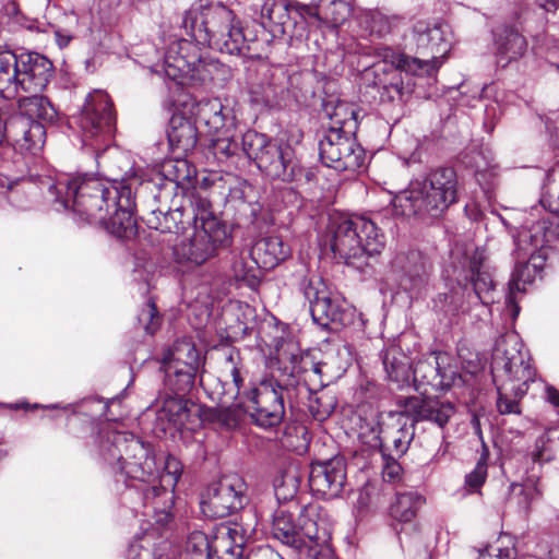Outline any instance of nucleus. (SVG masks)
Instances as JSON below:
<instances>
[{
	"instance_id": "5fc2aeb1",
	"label": "nucleus",
	"mask_w": 559,
	"mask_h": 559,
	"mask_svg": "<svg viewBox=\"0 0 559 559\" xmlns=\"http://www.w3.org/2000/svg\"><path fill=\"white\" fill-rule=\"evenodd\" d=\"M496 165L491 162H485V167H481L479 163H476L475 166V178L483 190H487L489 182L487 181V176H492Z\"/></svg>"
},
{
	"instance_id": "bb28decb",
	"label": "nucleus",
	"mask_w": 559,
	"mask_h": 559,
	"mask_svg": "<svg viewBox=\"0 0 559 559\" xmlns=\"http://www.w3.org/2000/svg\"><path fill=\"white\" fill-rule=\"evenodd\" d=\"M308 483L318 498L325 500L340 497L346 483V463L343 457L334 456L326 461L312 463Z\"/></svg>"
},
{
	"instance_id": "bf43d9fd",
	"label": "nucleus",
	"mask_w": 559,
	"mask_h": 559,
	"mask_svg": "<svg viewBox=\"0 0 559 559\" xmlns=\"http://www.w3.org/2000/svg\"><path fill=\"white\" fill-rule=\"evenodd\" d=\"M535 2L547 13H554L559 9V0H535Z\"/></svg>"
},
{
	"instance_id": "c85d7f7f",
	"label": "nucleus",
	"mask_w": 559,
	"mask_h": 559,
	"mask_svg": "<svg viewBox=\"0 0 559 559\" xmlns=\"http://www.w3.org/2000/svg\"><path fill=\"white\" fill-rule=\"evenodd\" d=\"M245 515H250V513L245 511L240 515L241 522L235 521L226 527L229 545L225 552L234 559H284L270 546L254 547L250 545L249 540L254 534V526L242 522Z\"/></svg>"
},
{
	"instance_id": "13d9d810",
	"label": "nucleus",
	"mask_w": 559,
	"mask_h": 559,
	"mask_svg": "<svg viewBox=\"0 0 559 559\" xmlns=\"http://www.w3.org/2000/svg\"><path fill=\"white\" fill-rule=\"evenodd\" d=\"M464 215L472 222H480L484 213L476 202H468L464 205Z\"/></svg>"
},
{
	"instance_id": "393cba45",
	"label": "nucleus",
	"mask_w": 559,
	"mask_h": 559,
	"mask_svg": "<svg viewBox=\"0 0 559 559\" xmlns=\"http://www.w3.org/2000/svg\"><path fill=\"white\" fill-rule=\"evenodd\" d=\"M445 353L433 352L427 358L419 359L412 371V382L414 390L420 394H427V386L435 391L449 390L457 376L455 367L449 362Z\"/></svg>"
},
{
	"instance_id": "423d86ee",
	"label": "nucleus",
	"mask_w": 559,
	"mask_h": 559,
	"mask_svg": "<svg viewBox=\"0 0 559 559\" xmlns=\"http://www.w3.org/2000/svg\"><path fill=\"white\" fill-rule=\"evenodd\" d=\"M131 177L121 180L94 174H79L56 180L48 188V198L56 211H69L79 225L104 222L110 212L109 203L118 200L122 187Z\"/></svg>"
},
{
	"instance_id": "cd10ccee",
	"label": "nucleus",
	"mask_w": 559,
	"mask_h": 559,
	"mask_svg": "<svg viewBox=\"0 0 559 559\" xmlns=\"http://www.w3.org/2000/svg\"><path fill=\"white\" fill-rule=\"evenodd\" d=\"M198 419L199 408L195 403L186 396L166 393L162 405L156 408L155 430L163 433L173 429L181 430Z\"/></svg>"
},
{
	"instance_id": "e2e57ef3",
	"label": "nucleus",
	"mask_w": 559,
	"mask_h": 559,
	"mask_svg": "<svg viewBox=\"0 0 559 559\" xmlns=\"http://www.w3.org/2000/svg\"><path fill=\"white\" fill-rule=\"evenodd\" d=\"M538 479H539V471L535 472V466H533L531 473H528L527 477H526L527 486L535 488L538 483Z\"/></svg>"
},
{
	"instance_id": "774afa93",
	"label": "nucleus",
	"mask_w": 559,
	"mask_h": 559,
	"mask_svg": "<svg viewBox=\"0 0 559 559\" xmlns=\"http://www.w3.org/2000/svg\"><path fill=\"white\" fill-rule=\"evenodd\" d=\"M550 559H559V545L550 551Z\"/></svg>"
},
{
	"instance_id": "0eeeda50",
	"label": "nucleus",
	"mask_w": 559,
	"mask_h": 559,
	"mask_svg": "<svg viewBox=\"0 0 559 559\" xmlns=\"http://www.w3.org/2000/svg\"><path fill=\"white\" fill-rule=\"evenodd\" d=\"M459 201L457 174L452 167H437L409 181L391 200L392 212L423 224L441 218Z\"/></svg>"
},
{
	"instance_id": "09e8293b",
	"label": "nucleus",
	"mask_w": 559,
	"mask_h": 559,
	"mask_svg": "<svg viewBox=\"0 0 559 559\" xmlns=\"http://www.w3.org/2000/svg\"><path fill=\"white\" fill-rule=\"evenodd\" d=\"M148 534L136 536L128 546L127 559H157Z\"/></svg>"
},
{
	"instance_id": "680f3d73",
	"label": "nucleus",
	"mask_w": 559,
	"mask_h": 559,
	"mask_svg": "<svg viewBox=\"0 0 559 559\" xmlns=\"http://www.w3.org/2000/svg\"><path fill=\"white\" fill-rule=\"evenodd\" d=\"M242 204L249 209V222L250 223H254L259 216V212H260V205L259 203H248L246 204L245 202H242Z\"/></svg>"
},
{
	"instance_id": "a211bd4d",
	"label": "nucleus",
	"mask_w": 559,
	"mask_h": 559,
	"mask_svg": "<svg viewBox=\"0 0 559 559\" xmlns=\"http://www.w3.org/2000/svg\"><path fill=\"white\" fill-rule=\"evenodd\" d=\"M447 33V24L432 21H417L405 36V48L414 52V55H408L413 58L425 60L433 67L432 73L416 75L418 79L426 78L428 84H430V81L436 80L437 71L450 50Z\"/></svg>"
},
{
	"instance_id": "864d4df0",
	"label": "nucleus",
	"mask_w": 559,
	"mask_h": 559,
	"mask_svg": "<svg viewBox=\"0 0 559 559\" xmlns=\"http://www.w3.org/2000/svg\"><path fill=\"white\" fill-rule=\"evenodd\" d=\"M383 460L382 477L385 481L393 483L400 478L402 466L399 460L402 456L381 454Z\"/></svg>"
},
{
	"instance_id": "69168bd1",
	"label": "nucleus",
	"mask_w": 559,
	"mask_h": 559,
	"mask_svg": "<svg viewBox=\"0 0 559 559\" xmlns=\"http://www.w3.org/2000/svg\"><path fill=\"white\" fill-rule=\"evenodd\" d=\"M488 557H490L488 547L479 549V551H478V559H487Z\"/></svg>"
},
{
	"instance_id": "58836bf2",
	"label": "nucleus",
	"mask_w": 559,
	"mask_h": 559,
	"mask_svg": "<svg viewBox=\"0 0 559 559\" xmlns=\"http://www.w3.org/2000/svg\"><path fill=\"white\" fill-rule=\"evenodd\" d=\"M162 361L200 372L204 370V358L190 338L175 341L163 354Z\"/></svg>"
},
{
	"instance_id": "aec40b11",
	"label": "nucleus",
	"mask_w": 559,
	"mask_h": 559,
	"mask_svg": "<svg viewBox=\"0 0 559 559\" xmlns=\"http://www.w3.org/2000/svg\"><path fill=\"white\" fill-rule=\"evenodd\" d=\"M183 157L176 155L174 160L164 163L160 170L138 178L135 194L140 198L151 195L154 203L173 202L179 191H185L183 182L190 178L188 163Z\"/></svg>"
},
{
	"instance_id": "2eb2a0df",
	"label": "nucleus",
	"mask_w": 559,
	"mask_h": 559,
	"mask_svg": "<svg viewBox=\"0 0 559 559\" xmlns=\"http://www.w3.org/2000/svg\"><path fill=\"white\" fill-rule=\"evenodd\" d=\"M17 69L19 93L29 94L17 98L20 112L25 117H37L53 122L58 117V111L52 103L41 94L53 75L52 62L39 52L22 49L17 51Z\"/></svg>"
},
{
	"instance_id": "a18cd8bd",
	"label": "nucleus",
	"mask_w": 559,
	"mask_h": 559,
	"mask_svg": "<svg viewBox=\"0 0 559 559\" xmlns=\"http://www.w3.org/2000/svg\"><path fill=\"white\" fill-rule=\"evenodd\" d=\"M261 269L263 267L254 263L252 258L250 261H246L240 258L235 260L233 264V272L236 282L239 285L247 286L251 290H257L261 284V280L263 277Z\"/></svg>"
},
{
	"instance_id": "ddd939ff",
	"label": "nucleus",
	"mask_w": 559,
	"mask_h": 559,
	"mask_svg": "<svg viewBox=\"0 0 559 559\" xmlns=\"http://www.w3.org/2000/svg\"><path fill=\"white\" fill-rule=\"evenodd\" d=\"M272 534L295 552L297 559H335L325 528H320L314 509L305 506L296 518L290 511L278 509L272 522Z\"/></svg>"
},
{
	"instance_id": "79ce46f5",
	"label": "nucleus",
	"mask_w": 559,
	"mask_h": 559,
	"mask_svg": "<svg viewBox=\"0 0 559 559\" xmlns=\"http://www.w3.org/2000/svg\"><path fill=\"white\" fill-rule=\"evenodd\" d=\"M425 501V498L417 491L396 492L395 500L390 506V515L399 522L409 523L415 519Z\"/></svg>"
},
{
	"instance_id": "473e14b6",
	"label": "nucleus",
	"mask_w": 559,
	"mask_h": 559,
	"mask_svg": "<svg viewBox=\"0 0 559 559\" xmlns=\"http://www.w3.org/2000/svg\"><path fill=\"white\" fill-rule=\"evenodd\" d=\"M197 117L214 134L237 130L238 120L234 108L223 104L217 97L202 99L198 104Z\"/></svg>"
},
{
	"instance_id": "9d476101",
	"label": "nucleus",
	"mask_w": 559,
	"mask_h": 559,
	"mask_svg": "<svg viewBox=\"0 0 559 559\" xmlns=\"http://www.w3.org/2000/svg\"><path fill=\"white\" fill-rule=\"evenodd\" d=\"M193 234L174 247L176 262L202 265L233 243V227L214 212L212 202L202 192L187 195Z\"/></svg>"
},
{
	"instance_id": "0e129e2a",
	"label": "nucleus",
	"mask_w": 559,
	"mask_h": 559,
	"mask_svg": "<svg viewBox=\"0 0 559 559\" xmlns=\"http://www.w3.org/2000/svg\"><path fill=\"white\" fill-rule=\"evenodd\" d=\"M8 407H10L11 409H29L31 405L28 403H14L9 404Z\"/></svg>"
},
{
	"instance_id": "6ab92c4d",
	"label": "nucleus",
	"mask_w": 559,
	"mask_h": 559,
	"mask_svg": "<svg viewBox=\"0 0 559 559\" xmlns=\"http://www.w3.org/2000/svg\"><path fill=\"white\" fill-rule=\"evenodd\" d=\"M236 14L223 2H210L187 10L182 16L186 34L202 46H209L212 39L231 27Z\"/></svg>"
},
{
	"instance_id": "4d7b16f0",
	"label": "nucleus",
	"mask_w": 559,
	"mask_h": 559,
	"mask_svg": "<svg viewBox=\"0 0 559 559\" xmlns=\"http://www.w3.org/2000/svg\"><path fill=\"white\" fill-rule=\"evenodd\" d=\"M28 183L24 178H11L8 175L0 173V189L14 192L19 187Z\"/></svg>"
},
{
	"instance_id": "3c124183",
	"label": "nucleus",
	"mask_w": 559,
	"mask_h": 559,
	"mask_svg": "<svg viewBox=\"0 0 559 559\" xmlns=\"http://www.w3.org/2000/svg\"><path fill=\"white\" fill-rule=\"evenodd\" d=\"M487 478V462L486 457H481L476 463L474 469L466 474L465 485L473 491H477L485 483Z\"/></svg>"
},
{
	"instance_id": "f704fd0d",
	"label": "nucleus",
	"mask_w": 559,
	"mask_h": 559,
	"mask_svg": "<svg viewBox=\"0 0 559 559\" xmlns=\"http://www.w3.org/2000/svg\"><path fill=\"white\" fill-rule=\"evenodd\" d=\"M254 263L263 270H273L290 255V248L277 235H270L257 240L250 252Z\"/></svg>"
},
{
	"instance_id": "f3484780",
	"label": "nucleus",
	"mask_w": 559,
	"mask_h": 559,
	"mask_svg": "<svg viewBox=\"0 0 559 559\" xmlns=\"http://www.w3.org/2000/svg\"><path fill=\"white\" fill-rule=\"evenodd\" d=\"M300 290L309 302V311L314 324L326 331H338L355 324L356 310L332 297V293L320 276L304 278Z\"/></svg>"
},
{
	"instance_id": "7ed1b4c3",
	"label": "nucleus",
	"mask_w": 559,
	"mask_h": 559,
	"mask_svg": "<svg viewBox=\"0 0 559 559\" xmlns=\"http://www.w3.org/2000/svg\"><path fill=\"white\" fill-rule=\"evenodd\" d=\"M540 206H532L530 216L521 224L514 242L518 247V255L514 269L508 283L506 294V307L510 317L514 320L520 313L516 294L525 292V286L532 284L536 275L546 265L551 247H545L546 233L550 223L539 215L540 209L559 215V162L547 173L543 186Z\"/></svg>"
},
{
	"instance_id": "338daca9",
	"label": "nucleus",
	"mask_w": 559,
	"mask_h": 559,
	"mask_svg": "<svg viewBox=\"0 0 559 559\" xmlns=\"http://www.w3.org/2000/svg\"><path fill=\"white\" fill-rule=\"evenodd\" d=\"M311 367H312V370L316 374H321L322 370H321V364L319 362H310Z\"/></svg>"
},
{
	"instance_id": "f03ea898",
	"label": "nucleus",
	"mask_w": 559,
	"mask_h": 559,
	"mask_svg": "<svg viewBox=\"0 0 559 559\" xmlns=\"http://www.w3.org/2000/svg\"><path fill=\"white\" fill-rule=\"evenodd\" d=\"M209 152L218 163L247 158L272 180L294 183L297 188L316 179L313 168L305 167L295 148L286 141L249 129L240 136L235 132L215 134Z\"/></svg>"
},
{
	"instance_id": "4be33fe9",
	"label": "nucleus",
	"mask_w": 559,
	"mask_h": 559,
	"mask_svg": "<svg viewBox=\"0 0 559 559\" xmlns=\"http://www.w3.org/2000/svg\"><path fill=\"white\" fill-rule=\"evenodd\" d=\"M247 485L238 476L210 484L201 495L200 508L207 519H223L242 510L248 503Z\"/></svg>"
},
{
	"instance_id": "052dcab7",
	"label": "nucleus",
	"mask_w": 559,
	"mask_h": 559,
	"mask_svg": "<svg viewBox=\"0 0 559 559\" xmlns=\"http://www.w3.org/2000/svg\"><path fill=\"white\" fill-rule=\"evenodd\" d=\"M543 452H544V442H542V444H539L537 441L535 450L531 453V461L534 465L538 464L539 467L542 466Z\"/></svg>"
},
{
	"instance_id": "e433bc0d",
	"label": "nucleus",
	"mask_w": 559,
	"mask_h": 559,
	"mask_svg": "<svg viewBox=\"0 0 559 559\" xmlns=\"http://www.w3.org/2000/svg\"><path fill=\"white\" fill-rule=\"evenodd\" d=\"M380 356L386 379L399 390L411 386L413 368L409 358L395 347L381 352Z\"/></svg>"
},
{
	"instance_id": "4c0bfd02",
	"label": "nucleus",
	"mask_w": 559,
	"mask_h": 559,
	"mask_svg": "<svg viewBox=\"0 0 559 559\" xmlns=\"http://www.w3.org/2000/svg\"><path fill=\"white\" fill-rule=\"evenodd\" d=\"M164 373L163 383L168 394L186 396L197 385L201 372L195 369L182 368L160 361Z\"/></svg>"
},
{
	"instance_id": "6e6552de",
	"label": "nucleus",
	"mask_w": 559,
	"mask_h": 559,
	"mask_svg": "<svg viewBox=\"0 0 559 559\" xmlns=\"http://www.w3.org/2000/svg\"><path fill=\"white\" fill-rule=\"evenodd\" d=\"M522 349V340L514 331L499 335L492 347L490 370L498 393L497 409L501 415L521 414L520 401L535 378L530 356Z\"/></svg>"
},
{
	"instance_id": "49530a36",
	"label": "nucleus",
	"mask_w": 559,
	"mask_h": 559,
	"mask_svg": "<svg viewBox=\"0 0 559 559\" xmlns=\"http://www.w3.org/2000/svg\"><path fill=\"white\" fill-rule=\"evenodd\" d=\"M300 477L296 471L288 469L283 472L274 480V495L280 504L295 503L298 493Z\"/></svg>"
},
{
	"instance_id": "72a5a7b5",
	"label": "nucleus",
	"mask_w": 559,
	"mask_h": 559,
	"mask_svg": "<svg viewBox=\"0 0 559 559\" xmlns=\"http://www.w3.org/2000/svg\"><path fill=\"white\" fill-rule=\"evenodd\" d=\"M492 35L497 64L502 68L521 58L527 49V41L515 25H499Z\"/></svg>"
},
{
	"instance_id": "20e7f679",
	"label": "nucleus",
	"mask_w": 559,
	"mask_h": 559,
	"mask_svg": "<svg viewBox=\"0 0 559 559\" xmlns=\"http://www.w3.org/2000/svg\"><path fill=\"white\" fill-rule=\"evenodd\" d=\"M380 59L362 70L360 74V98L370 106L407 103L417 82L416 75L430 74L433 67L425 60L413 58L405 51L394 50L390 46L374 48Z\"/></svg>"
},
{
	"instance_id": "603ef678",
	"label": "nucleus",
	"mask_w": 559,
	"mask_h": 559,
	"mask_svg": "<svg viewBox=\"0 0 559 559\" xmlns=\"http://www.w3.org/2000/svg\"><path fill=\"white\" fill-rule=\"evenodd\" d=\"M86 404H93V405L100 406L102 407V412L99 413L100 415H104L106 408L108 407L106 404L102 405L103 400L100 397H87V399L82 400L80 403H75V404H64V405L60 404V403H55V404H49V405L34 404L32 406V408L41 407V408H46V409H63V411H71L72 413H76L79 407L84 406Z\"/></svg>"
},
{
	"instance_id": "7c9ffc66",
	"label": "nucleus",
	"mask_w": 559,
	"mask_h": 559,
	"mask_svg": "<svg viewBox=\"0 0 559 559\" xmlns=\"http://www.w3.org/2000/svg\"><path fill=\"white\" fill-rule=\"evenodd\" d=\"M147 203L148 214L144 218L146 226L162 234H181L190 226L188 218L189 205H178L171 209L169 202H153L148 195L143 199Z\"/></svg>"
},
{
	"instance_id": "a19ab883",
	"label": "nucleus",
	"mask_w": 559,
	"mask_h": 559,
	"mask_svg": "<svg viewBox=\"0 0 559 559\" xmlns=\"http://www.w3.org/2000/svg\"><path fill=\"white\" fill-rule=\"evenodd\" d=\"M210 48L229 56H242L249 50L240 21L236 19L231 27L221 33L217 38L212 39Z\"/></svg>"
},
{
	"instance_id": "c9c22d12",
	"label": "nucleus",
	"mask_w": 559,
	"mask_h": 559,
	"mask_svg": "<svg viewBox=\"0 0 559 559\" xmlns=\"http://www.w3.org/2000/svg\"><path fill=\"white\" fill-rule=\"evenodd\" d=\"M346 4L342 0H316L310 4H302L296 13L300 20L314 19L324 24H342L346 20Z\"/></svg>"
},
{
	"instance_id": "a878e982",
	"label": "nucleus",
	"mask_w": 559,
	"mask_h": 559,
	"mask_svg": "<svg viewBox=\"0 0 559 559\" xmlns=\"http://www.w3.org/2000/svg\"><path fill=\"white\" fill-rule=\"evenodd\" d=\"M289 372L286 378L278 380L274 377L263 378L264 383L272 384L277 394L282 396V403L285 405L287 401L289 407H294L298 403L299 395L302 390L309 393V411L317 415L320 408V397H312L316 394L307 384L306 380L301 381L300 376L307 371V361L300 354H290Z\"/></svg>"
},
{
	"instance_id": "2f4dec72",
	"label": "nucleus",
	"mask_w": 559,
	"mask_h": 559,
	"mask_svg": "<svg viewBox=\"0 0 559 559\" xmlns=\"http://www.w3.org/2000/svg\"><path fill=\"white\" fill-rule=\"evenodd\" d=\"M166 135L171 153L187 156L195 148L199 140L195 120L181 112H174L168 121Z\"/></svg>"
},
{
	"instance_id": "37998d69",
	"label": "nucleus",
	"mask_w": 559,
	"mask_h": 559,
	"mask_svg": "<svg viewBox=\"0 0 559 559\" xmlns=\"http://www.w3.org/2000/svg\"><path fill=\"white\" fill-rule=\"evenodd\" d=\"M28 122L23 128V138L16 141L15 150L21 152L27 151L32 154H36L45 143L46 138V126H53L58 118L53 122L45 121L37 117H27Z\"/></svg>"
},
{
	"instance_id": "ea45409f",
	"label": "nucleus",
	"mask_w": 559,
	"mask_h": 559,
	"mask_svg": "<svg viewBox=\"0 0 559 559\" xmlns=\"http://www.w3.org/2000/svg\"><path fill=\"white\" fill-rule=\"evenodd\" d=\"M17 50L0 45V97L14 99L19 96Z\"/></svg>"
},
{
	"instance_id": "c756f323",
	"label": "nucleus",
	"mask_w": 559,
	"mask_h": 559,
	"mask_svg": "<svg viewBox=\"0 0 559 559\" xmlns=\"http://www.w3.org/2000/svg\"><path fill=\"white\" fill-rule=\"evenodd\" d=\"M301 5L290 4L288 0H264L261 7L262 25L273 37L296 35L297 27L302 28L305 20H300L296 13L301 10Z\"/></svg>"
},
{
	"instance_id": "f8f14e48",
	"label": "nucleus",
	"mask_w": 559,
	"mask_h": 559,
	"mask_svg": "<svg viewBox=\"0 0 559 559\" xmlns=\"http://www.w3.org/2000/svg\"><path fill=\"white\" fill-rule=\"evenodd\" d=\"M332 126L319 140L321 163L337 171H357L367 164L365 148L357 142L358 112L345 104H338L330 116Z\"/></svg>"
},
{
	"instance_id": "39448f33",
	"label": "nucleus",
	"mask_w": 559,
	"mask_h": 559,
	"mask_svg": "<svg viewBox=\"0 0 559 559\" xmlns=\"http://www.w3.org/2000/svg\"><path fill=\"white\" fill-rule=\"evenodd\" d=\"M483 251L454 257L445 269L447 292L438 293L432 299L436 312L454 317L472 308L489 306L496 301V283Z\"/></svg>"
},
{
	"instance_id": "f257e3e1",
	"label": "nucleus",
	"mask_w": 559,
	"mask_h": 559,
	"mask_svg": "<svg viewBox=\"0 0 559 559\" xmlns=\"http://www.w3.org/2000/svg\"><path fill=\"white\" fill-rule=\"evenodd\" d=\"M91 453L111 468L117 486L123 485L124 498L138 496L140 504L159 497L175 498L183 465L175 455L167 454L159 471L154 451L131 433L115 431L104 425L88 441ZM119 489V487H117Z\"/></svg>"
},
{
	"instance_id": "5701e85b",
	"label": "nucleus",
	"mask_w": 559,
	"mask_h": 559,
	"mask_svg": "<svg viewBox=\"0 0 559 559\" xmlns=\"http://www.w3.org/2000/svg\"><path fill=\"white\" fill-rule=\"evenodd\" d=\"M136 181L138 177H131L129 186L122 187L119 199L109 203L110 212L104 222L94 223L117 239H130L138 233L136 200L143 202L144 198L135 194Z\"/></svg>"
},
{
	"instance_id": "9b49d317",
	"label": "nucleus",
	"mask_w": 559,
	"mask_h": 559,
	"mask_svg": "<svg viewBox=\"0 0 559 559\" xmlns=\"http://www.w3.org/2000/svg\"><path fill=\"white\" fill-rule=\"evenodd\" d=\"M388 210L376 213L372 217L365 215L342 218L333 230L331 250L348 266L360 272L378 261L385 247L382 226L392 222L385 217Z\"/></svg>"
},
{
	"instance_id": "412c9836",
	"label": "nucleus",
	"mask_w": 559,
	"mask_h": 559,
	"mask_svg": "<svg viewBox=\"0 0 559 559\" xmlns=\"http://www.w3.org/2000/svg\"><path fill=\"white\" fill-rule=\"evenodd\" d=\"M242 394L246 401H239L235 406L249 416L251 424L264 430L282 424L285 418V405L272 384L261 380L258 385L250 384Z\"/></svg>"
},
{
	"instance_id": "1a4fd4ad",
	"label": "nucleus",
	"mask_w": 559,
	"mask_h": 559,
	"mask_svg": "<svg viewBox=\"0 0 559 559\" xmlns=\"http://www.w3.org/2000/svg\"><path fill=\"white\" fill-rule=\"evenodd\" d=\"M400 412H389L388 420L379 423L380 453L403 456L415 437L416 424L432 421L443 428L455 413L454 405L439 399L402 396L397 400Z\"/></svg>"
},
{
	"instance_id": "de8ad7c7",
	"label": "nucleus",
	"mask_w": 559,
	"mask_h": 559,
	"mask_svg": "<svg viewBox=\"0 0 559 559\" xmlns=\"http://www.w3.org/2000/svg\"><path fill=\"white\" fill-rule=\"evenodd\" d=\"M138 325L146 335L153 336L160 326L162 318L154 301L148 300L139 310Z\"/></svg>"
},
{
	"instance_id": "c03bdc74",
	"label": "nucleus",
	"mask_w": 559,
	"mask_h": 559,
	"mask_svg": "<svg viewBox=\"0 0 559 559\" xmlns=\"http://www.w3.org/2000/svg\"><path fill=\"white\" fill-rule=\"evenodd\" d=\"M122 499L124 501H132L134 504L132 507L133 509L141 506L136 495H133L132 498H124L122 496ZM148 504H152L154 509V523L160 528H169L175 521V514L173 512L175 498L168 499L167 497H159L146 503V506ZM142 506L145 507V504Z\"/></svg>"
},
{
	"instance_id": "6e6d98bb",
	"label": "nucleus",
	"mask_w": 559,
	"mask_h": 559,
	"mask_svg": "<svg viewBox=\"0 0 559 559\" xmlns=\"http://www.w3.org/2000/svg\"><path fill=\"white\" fill-rule=\"evenodd\" d=\"M231 378L234 385L236 388V393L233 396L234 400L240 399V401H246V397L243 396V391L246 389H249L250 386L245 385V379L241 374L240 369L237 366H234L231 369Z\"/></svg>"
},
{
	"instance_id": "dca6fc26",
	"label": "nucleus",
	"mask_w": 559,
	"mask_h": 559,
	"mask_svg": "<svg viewBox=\"0 0 559 559\" xmlns=\"http://www.w3.org/2000/svg\"><path fill=\"white\" fill-rule=\"evenodd\" d=\"M78 122L82 146L98 159L110 146L116 132V114L108 94L100 90L88 93Z\"/></svg>"
},
{
	"instance_id": "b1692460",
	"label": "nucleus",
	"mask_w": 559,
	"mask_h": 559,
	"mask_svg": "<svg viewBox=\"0 0 559 559\" xmlns=\"http://www.w3.org/2000/svg\"><path fill=\"white\" fill-rule=\"evenodd\" d=\"M392 271L400 288L411 298H418L429 284L432 264L424 252L409 249L396 253Z\"/></svg>"
},
{
	"instance_id": "4468645a",
	"label": "nucleus",
	"mask_w": 559,
	"mask_h": 559,
	"mask_svg": "<svg viewBox=\"0 0 559 559\" xmlns=\"http://www.w3.org/2000/svg\"><path fill=\"white\" fill-rule=\"evenodd\" d=\"M199 45L192 38H176L167 45L163 68L168 79L193 85L226 80L229 69L218 59L202 53Z\"/></svg>"
},
{
	"instance_id": "8fccbe9b",
	"label": "nucleus",
	"mask_w": 559,
	"mask_h": 559,
	"mask_svg": "<svg viewBox=\"0 0 559 559\" xmlns=\"http://www.w3.org/2000/svg\"><path fill=\"white\" fill-rule=\"evenodd\" d=\"M365 28L370 35L382 38L391 32L390 19L379 11L370 12L364 20Z\"/></svg>"
}]
</instances>
